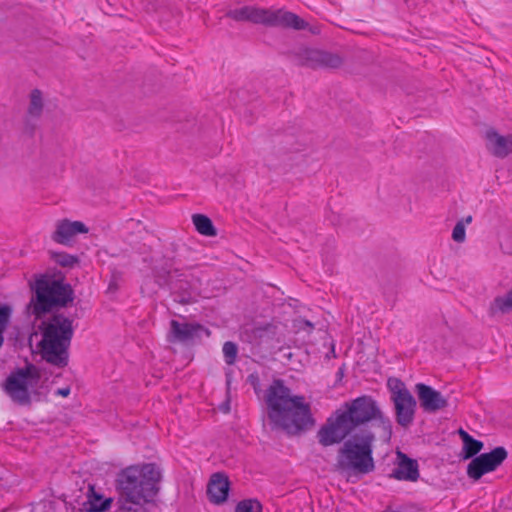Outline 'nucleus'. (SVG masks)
<instances>
[{
	"label": "nucleus",
	"instance_id": "7",
	"mask_svg": "<svg viewBox=\"0 0 512 512\" xmlns=\"http://www.w3.org/2000/svg\"><path fill=\"white\" fill-rule=\"evenodd\" d=\"M35 295L31 298L28 310L37 318L54 306L65 305L71 299V289L60 280L43 278L35 284Z\"/></svg>",
	"mask_w": 512,
	"mask_h": 512
},
{
	"label": "nucleus",
	"instance_id": "21",
	"mask_svg": "<svg viewBox=\"0 0 512 512\" xmlns=\"http://www.w3.org/2000/svg\"><path fill=\"white\" fill-rule=\"evenodd\" d=\"M44 107V95L39 89H33L29 94L28 113L33 117H39Z\"/></svg>",
	"mask_w": 512,
	"mask_h": 512
},
{
	"label": "nucleus",
	"instance_id": "15",
	"mask_svg": "<svg viewBox=\"0 0 512 512\" xmlns=\"http://www.w3.org/2000/svg\"><path fill=\"white\" fill-rule=\"evenodd\" d=\"M421 407L429 412L434 413L447 407V399L438 391L430 386L419 383L415 386Z\"/></svg>",
	"mask_w": 512,
	"mask_h": 512
},
{
	"label": "nucleus",
	"instance_id": "4",
	"mask_svg": "<svg viewBox=\"0 0 512 512\" xmlns=\"http://www.w3.org/2000/svg\"><path fill=\"white\" fill-rule=\"evenodd\" d=\"M377 437L368 429H360L344 442L338 453V467L344 471L367 473L373 468L371 443Z\"/></svg>",
	"mask_w": 512,
	"mask_h": 512
},
{
	"label": "nucleus",
	"instance_id": "24",
	"mask_svg": "<svg viewBox=\"0 0 512 512\" xmlns=\"http://www.w3.org/2000/svg\"><path fill=\"white\" fill-rule=\"evenodd\" d=\"M472 221V217L468 216L459 220L452 231V239L456 243H463L466 239V226Z\"/></svg>",
	"mask_w": 512,
	"mask_h": 512
},
{
	"label": "nucleus",
	"instance_id": "23",
	"mask_svg": "<svg viewBox=\"0 0 512 512\" xmlns=\"http://www.w3.org/2000/svg\"><path fill=\"white\" fill-rule=\"evenodd\" d=\"M111 503V498L102 500V497L100 495H97L93 491H91V495L88 501L89 507L86 509L89 512H101L107 510L111 506Z\"/></svg>",
	"mask_w": 512,
	"mask_h": 512
},
{
	"label": "nucleus",
	"instance_id": "22",
	"mask_svg": "<svg viewBox=\"0 0 512 512\" xmlns=\"http://www.w3.org/2000/svg\"><path fill=\"white\" fill-rule=\"evenodd\" d=\"M461 438L464 443V449L466 451V458H470L477 454L483 447V444L480 441L474 440L468 433L461 430L460 431Z\"/></svg>",
	"mask_w": 512,
	"mask_h": 512
},
{
	"label": "nucleus",
	"instance_id": "5",
	"mask_svg": "<svg viewBox=\"0 0 512 512\" xmlns=\"http://www.w3.org/2000/svg\"><path fill=\"white\" fill-rule=\"evenodd\" d=\"M345 412L351 418L355 427L359 424L374 420V423L366 426L376 434L379 440L388 442L392 435V424L384 415L377 402L370 397H360L346 404Z\"/></svg>",
	"mask_w": 512,
	"mask_h": 512
},
{
	"label": "nucleus",
	"instance_id": "18",
	"mask_svg": "<svg viewBox=\"0 0 512 512\" xmlns=\"http://www.w3.org/2000/svg\"><path fill=\"white\" fill-rule=\"evenodd\" d=\"M203 328L197 325L179 322L177 320L171 321L170 337L175 341H186L195 336H199Z\"/></svg>",
	"mask_w": 512,
	"mask_h": 512
},
{
	"label": "nucleus",
	"instance_id": "6",
	"mask_svg": "<svg viewBox=\"0 0 512 512\" xmlns=\"http://www.w3.org/2000/svg\"><path fill=\"white\" fill-rule=\"evenodd\" d=\"M227 16L236 21H251L260 24L292 27L296 30L309 29L312 33H317V29L310 28L305 20L291 12L283 10H270L255 6H243L230 10L227 13Z\"/></svg>",
	"mask_w": 512,
	"mask_h": 512
},
{
	"label": "nucleus",
	"instance_id": "14",
	"mask_svg": "<svg viewBox=\"0 0 512 512\" xmlns=\"http://www.w3.org/2000/svg\"><path fill=\"white\" fill-rule=\"evenodd\" d=\"M89 228L81 221L62 219L56 222L51 235L52 239L62 245H67L77 234H86Z\"/></svg>",
	"mask_w": 512,
	"mask_h": 512
},
{
	"label": "nucleus",
	"instance_id": "11",
	"mask_svg": "<svg viewBox=\"0 0 512 512\" xmlns=\"http://www.w3.org/2000/svg\"><path fill=\"white\" fill-rule=\"evenodd\" d=\"M507 457L504 448L498 447L490 453L482 454L473 459L467 468L469 477L478 480L485 473L494 471Z\"/></svg>",
	"mask_w": 512,
	"mask_h": 512
},
{
	"label": "nucleus",
	"instance_id": "25",
	"mask_svg": "<svg viewBox=\"0 0 512 512\" xmlns=\"http://www.w3.org/2000/svg\"><path fill=\"white\" fill-rule=\"evenodd\" d=\"M51 257L58 265H60L62 267L71 268V267H74L78 263L77 257L67 254V253H64V252H61V253L54 252L51 254Z\"/></svg>",
	"mask_w": 512,
	"mask_h": 512
},
{
	"label": "nucleus",
	"instance_id": "28",
	"mask_svg": "<svg viewBox=\"0 0 512 512\" xmlns=\"http://www.w3.org/2000/svg\"><path fill=\"white\" fill-rule=\"evenodd\" d=\"M56 394L59 396H62V397H67L70 394V388L69 387L60 388L56 391Z\"/></svg>",
	"mask_w": 512,
	"mask_h": 512
},
{
	"label": "nucleus",
	"instance_id": "1",
	"mask_svg": "<svg viewBox=\"0 0 512 512\" xmlns=\"http://www.w3.org/2000/svg\"><path fill=\"white\" fill-rule=\"evenodd\" d=\"M162 473L153 463L129 466L121 470L116 478L118 509L130 512L131 509L145 508L159 491Z\"/></svg>",
	"mask_w": 512,
	"mask_h": 512
},
{
	"label": "nucleus",
	"instance_id": "29",
	"mask_svg": "<svg viewBox=\"0 0 512 512\" xmlns=\"http://www.w3.org/2000/svg\"><path fill=\"white\" fill-rule=\"evenodd\" d=\"M155 277L160 286L166 285L168 283L167 279L164 278L160 273H157Z\"/></svg>",
	"mask_w": 512,
	"mask_h": 512
},
{
	"label": "nucleus",
	"instance_id": "16",
	"mask_svg": "<svg viewBox=\"0 0 512 512\" xmlns=\"http://www.w3.org/2000/svg\"><path fill=\"white\" fill-rule=\"evenodd\" d=\"M395 468L392 475L399 480L416 481L419 473L416 461L408 458L398 451L394 461Z\"/></svg>",
	"mask_w": 512,
	"mask_h": 512
},
{
	"label": "nucleus",
	"instance_id": "17",
	"mask_svg": "<svg viewBox=\"0 0 512 512\" xmlns=\"http://www.w3.org/2000/svg\"><path fill=\"white\" fill-rule=\"evenodd\" d=\"M229 491L228 478L222 474H214L207 488V493L211 502L221 504L226 501Z\"/></svg>",
	"mask_w": 512,
	"mask_h": 512
},
{
	"label": "nucleus",
	"instance_id": "31",
	"mask_svg": "<svg viewBox=\"0 0 512 512\" xmlns=\"http://www.w3.org/2000/svg\"><path fill=\"white\" fill-rule=\"evenodd\" d=\"M228 411H229V408H228V407H226V408L224 409V412H228Z\"/></svg>",
	"mask_w": 512,
	"mask_h": 512
},
{
	"label": "nucleus",
	"instance_id": "13",
	"mask_svg": "<svg viewBox=\"0 0 512 512\" xmlns=\"http://www.w3.org/2000/svg\"><path fill=\"white\" fill-rule=\"evenodd\" d=\"M487 151L497 158H505L512 153V133L503 134L495 128H488L484 133Z\"/></svg>",
	"mask_w": 512,
	"mask_h": 512
},
{
	"label": "nucleus",
	"instance_id": "3",
	"mask_svg": "<svg viewBox=\"0 0 512 512\" xmlns=\"http://www.w3.org/2000/svg\"><path fill=\"white\" fill-rule=\"evenodd\" d=\"M72 331L71 321L62 315H56L43 322L40 330L32 334L31 347L46 362L60 368L65 367L68 363Z\"/></svg>",
	"mask_w": 512,
	"mask_h": 512
},
{
	"label": "nucleus",
	"instance_id": "10",
	"mask_svg": "<svg viewBox=\"0 0 512 512\" xmlns=\"http://www.w3.org/2000/svg\"><path fill=\"white\" fill-rule=\"evenodd\" d=\"M355 425L345 410L336 411L318 432L319 441L323 445H332L343 440Z\"/></svg>",
	"mask_w": 512,
	"mask_h": 512
},
{
	"label": "nucleus",
	"instance_id": "20",
	"mask_svg": "<svg viewBox=\"0 0 512 512\" xmlns=\"http://www.w3.org/2000/svg\"><path fill=\"white\" fill-rule=\"evenodd\" d=\"M193 224L196 230L205 236L214 237L217 234V231L212 223V221L203 214H194L192 216Z\"/></svg>",
	"mask_w": 512,
	"mask_h": 512
},
{
	"label": "nucleus",
	"instance_id": "2",
	"mask_svg": "<svg viewBox=\"0 0 512 512\" xmlns=\"http://www.w3.org/2000/svg\"><path fill=\"white\" fill-rule=\"evenodd\" d=\"M268 417L276 426L288 433H296L311 426L310 405L296 396L281 382H274L267 393Z\"/></svg>",
	"mask_w": 512,
	"mask_h": 512
},
{
	"label": "nucleus",
	"instance_id": "12",
	"mask_svg": "<svg viewBox=\"0 0 512 512\" xmlns=\"http://www.w3.org/2000/svg\"><path fill=\"white\" fill-rule=\"evenodd\" d=\"M298 56L311 67L339 68L344 62L343 57L338 53L311 47L300 49Z\"/></svg>",
	"mask_w": 512,
	"mask_h": 512
},
{
	"label": "nucleus",
	"instance_id": "30",
	"mask_svg": "<svg viewBox=\"0 0 512 512\" xmlns=\"http://www.w3.org/2000/svg\"><path fill=\"white\" fill-rule=\"evenodd\" d=\"M118 512H126V511L122 510V509H118ZM130 512H146V511H145V508H136V509H131Z\"/></svg>",
	"mask_w": 512,
	"mask_h": 512
},
{
	"label": "nucleus",
	"instance_id": "19",
	"mask_svg": "<svg viewBox=\"0 0 512 512\" xmlns=\"http://www.w3.org/2000/svg\"><path fill=\"white\" fill-rule=\"evenodd\" d=\"M512 310V288L505 294L497 296L490 304V311L493 314H505Z\"/></svg>",
	"mask_w": 512,
	"mask_h": 512
},
{
	"label": "nucleus",
	"instance_id": "27",
	"mask_svg": "<svg viewBox=\"0 0 512 512\" xmlns=\"http://www.w3.org/2000/svg\"><path fill=\"white\" fill-rule=\"evenodd\" d=\"M223 354L227 364H232L237 356V347L232 342H226L223 346Z\"/></svg>",
	"mask_w": 512,
	"mask_h": 512
},
{
	"label": "nucleus",
	"instance_id": "26",
	"mask_svg": "<svg viewBox=\"0 0 512 512\" xmlns=\"http://www.w3.org/2000/svg\"><path fill=\"white\" fill-rule=\"evenodd\" d=\"M235 512H262V505L254 499L242 500L237 504Z\"/></svg>",
	"mask_w": 512,
	"mask_h": 512
},
{
	"label": "nucleus",
	"instance_id": "9",
	"mask_svg": "<svg viewBox=\"0 0 512 512\" xmlns=\"http://www.w3.org/2000/svg\"><path fill=\"white\" fill-rule=\"evenodd\" d=\"M387 388L393 404L395 420L402 427H408L414 420L416 400L406 385L397 378H389Z\"/></svg>",
	"mask_w": 512,
	"mask_h": 512
},
{
	"label": "nucleus",
	"instance_id": "8",
	"mask_svg": "<svg viewBox=\"0 0 512 512\" xmlns=\"http://www.w3.org/2000/svg\"><path fill=\"white\" fill-rule=\"evenodd\" d=\"M48 377L35 366H28L12 374L6 381L5 390L13 401L28 404L33 394H40Z\"/></svg>",
	"mask_w": 512,
	"mask_h": 512
}]
</instances>
